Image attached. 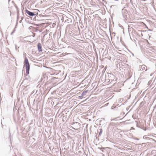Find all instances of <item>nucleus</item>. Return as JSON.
<instances>
[{
    "instance_id": "f3484780",
    "label": "nucleus",
    "mask_w": 156,
    "mask_h": 156,
    "mask_svg": "<svg viewBox=\"0 0 156 156\" xmlns=\"http://www.w3.org/2000/svg\"><path fill=\"white\" fill-rule=\"evenodd\" d=\"M83 98V96L81 95L80 96L78 97V98H79V99H82Z\"/></svg>"
},
{
    "instance_id": "f8f14e48",
    "label": "nucleus",
    "mask_w": 156,
    "mask_h": 156,
    "mask_svg": "<svg viewBox=\"0 0 156 156\" xmlns=\"http://www.w3.org/2000/svg\"><path fill=\"white\" fill-rule=\"evenodd\" d=\"M146 66L144 65H142L141 66V67L140 68V70H142V71L144 70L145 69V67Z\"/></svg>"
},
{
    "instance_id": "7c9ffc66",
    "label": "nucleus",
    "mask_w": 156,
    "mask_h": 156,
    "mask_svg": "<svg viewBox=\"0 0 156 156\" xmlns=\"http://www.w3.org/2000/svg\"><path fill=\"white\" fill-rule=\"evenodd\" d=\"M99 30L100 31H101V30H98V33L99 34Z\"/></svg>"
},
{
    "instance_id": "49530a36",
    "label": "nucleus",
    "mask_w": 156,
    "mask_h": 156,
    "mask_svg": "<svg viewBox=\"0 0 156 156\" xmlns=\"http://www.w3.org/2000/svg\"><path fill=\"white\" fill-rule=\"evenodd\" d=\"M55 34H53V36H54V35H55Z\"/></svg>"
},
{
    "instance_id": "2f4dec72",
    "label": "nucleus",
    "mask_w": 156,
    "mask_h": 156,
    "mask_svg": "<svg viewBox=\"0 0 156 156\" xmlns=\"http://www.w3.org/2000/svg\"><path fill=\"white\" fill-rule=\"evenodd\" d=\"M13 118H14V120L15 121V119L14 118V115H13Z\"/></svg>"
},
{
    "instance_id": "9d476101",
    "label": "nucleus",
    "mask_w": 156,
    "mask_h": 156,
    "mask_svg": "<svg viewBox=\"0 0 156 156\" xmlns=\"http://www.w3.org/2000/svg\"><path fill=\"white\" fill-rule=\"evenodd\" d=\"M88 91V90H87L83 91L81 94V95H82L83 96L86 95Z\"/></svg>"
},
{
    "instance_id": "a18cd8bd",
    "label": "nucleus",
    "mask_w": 156,
    "mask_h": 156,
    "mask_svg": "<svg viewBox=\"0 0 156 156\" xmlns=\"http://www.w3.org/2000/svg\"><path fill=\"white\" fill-rule=\"evenodd\" d=\"M150 44L149 43H148V45H150Z\"/></svg>"
},
{
    "instance_id": "bb28decb",
    "label": "nucleus",
    "mask_w": 156,
    "mask_h": 156,
    "mask_svg": "<svg viewBox=\"0 0 156 156\" xmlns=\"http://www.w3.org/2000/svg\"><path fill=\"white\" fill-rule=\"evenodd\" d=\"M108 30V31L109 32V33L110 34H111V30Z\"/></svg>"
},
{
    "instance_id": "4be33fe9",
    "label": "nucleus",
    "mask_w": 156,
    "mask_h": 156,
    "mask_svg": "<svg viewBox=\"0 0 156 156\" xmlns=\"http://www.w3.org/2000/svg\"><path fill=\"white\" fill-rule=\"evenodd\" d=\"M88 99V98H87L85 100H84V101H83L82 102H85V101H87Z\"/></svg>"
},
{
    "instance_id": "f03ea898",
    "label": "nucleus",
    "mask_w": 156,
    "mask_h": 156,
    "mask_svg": "<svg viewBox=\"0 0 156 156\" xmlns=\"http://www.w3.org/2000/svg\"><path fill=\"white\" fill-rule=\"evenodd\" d=\"M105 76L106 77L108 76L109 81L111 80V83L112 82H114L112 83L115 84L116 82V81L117 78L114 74L111 73H107Z\"/></svg>"
},
{
    "instance_id": "a211bd4d",
    "label": "nucleus",
    "mask_w": 156,
    "mask_h": 156,
    "mask_svg": "<svg viewBox=\"0 0 156 156\" xmlns=\"http://www.w3.org/2000/svg\"><path fill=\"white\" fill-rule=\"evenodd\" d=\"M35 30V32H37V31H39V32H41L42 30Z\"/></svg>"
},
{
    "instance_id": "a19ab883",
    "label": "nucleus",
    "mask_w": 156,
    "mask_h": 156,
    "mask_svg": "<svg viewBox=\"0 0 156 156\" xmlns=\"http://www.w3.org/2000/svg\"><path fill=\"white\" fill-rule=\"evenodd\" d=\"M95 31H96V33H97V30H95Z\"/></svg>"
},
{
    "instance_id": "ea45409f",
    "label": "nucleus",
    "mask_w": 156,
    "mask_h": 156,
    "mask_svg": "<svg viewBox=\"0 0 156 156\" xmlns=\"http://www.w3.org/2000/svg\"><path fill=\"white\" fill-rule=\"evenodd\" d=\"M30 27L29 28V29H30Z\"/></svg>"
},
{
    "instance_id": "6ab92c4d",
    "label": "nucleus",
    "mask_w": 156,
    "mask_h": 156,
    "mask_svg": "<svg viewBox=\"0 0 156 156\" xmlns=\"http://www.w3.org/2000/svg\"><path fill=\"white\" fill-rule=\"evenodd\" d=\"M148 138L149 137H147L146 136H144L143 137V138L144 139H148Z\"/></svg>"
},
{
    "instance_id": "c9c22d12",
    "label": "nucleus",
    "mask_w": 156,
    "mask_h": 156,
    "mask_svg": "<svg viewBox=\"0 0 156 156\" xmlns=\"http://www.w3.org/2000/svg\"><path fill=\"white\" fill-rule=\"evenodd\" d=\"M22 20H20V23H21V22H22Z\"/></svg>"
},
{
    "instance_id": "864d4df0",
    "label": "nucleus",
    "mask_w": 156,
    "mask_h": 156,
    "mask_svg": "<svg viewBox=\"0 0 156 156\" xmlns=\"http://www.w3.org/2000/svg\"><path fill=\"white\" fill-rule=\"evenodd\" d=\"M127 113L126 114V115L125 116H126V115H127Z\"/></svg>"
},
{
    "instance_id": "cd10ccee",
    "label": "nucleus",
    "mask_w": 156,
    "mask_h": 156,
    "mask_svg": "<svg viewBox=\"0 0 156 156\" xmlns=\"http://www.w3.org/2000/svg\"><path fill=\"white\" fill-rule=\"evenodd\" d=\"M134 139L137 140H139V139L137 138H135Z\"/></svg>"
},
{
    "instance_id": "dca6fc26",
    "label": "nucleus",
    "mask_w": 156,
    "mask_h": 156,
    "mask_svg": "<svg viewBox=\"0 0 156 156\" xmlns=\"http://www.w3.org/2000/svg\"><path fill=\"white\" fill-rule=\"evenodd\" d=\"M65 34L66 35H68V30H65Z\"/></svg>"
},
{
    "instance_id": "5fc2aeb1",
    "label": "nucleus",
    "mask_w": 156,
    "mask_h": 156,
    "mask_svg": "<svg viewBox=\"0 0 156 156\" xmlns=\"http://www.w3.org/2000/svg\"><path fill=\"white\" fill-rule=\"evenodd\" d=\"M154 156H156V155H154Z\"/></svg>"
},
{
    "instance_id": "3c124183",
    "label": "nucleus",
    "mask_w": 156,
    "mask_h": 156,
    "mask_svg": "<svg viewBox=\"0 0 156 156\" xmlns=\"http://www.w3.org/2000/svg\"><path fill=\"white\" fill-rule=\"evenodd\" d=\"M96 139H97V137H96Z\"/></svg>"
},
{
    "instance_id": "de8ad7c7",
    "label": "nucleus",
    "mask_w": 156,
    "mask_h": 156,
    "mask_svg": "<svg viewBox=\"0 0 156 156\" xmlns=\"http://www.w3.org/2000/svg\"><path fill=\"white\" fill-rule=\"evenodd\" d=\"M54 24L55 25V23H53V25H54Z\"/></svg>"
},
{
    "instance_id": "4c0bfd02",
    "label": "nucleus",
    "mask_w": 156,
    "mask_h": 156,
    "mask_svg": "<svg viewBox=\"0 0 156 156\" xmlns=\"http://www.w3.org/2000/svg\"><path fill=\"white\" fill-rule=\"evenodd\" d=\"M148 30L149 31H152L153 30Z\"/></svg>"
},
{
    "instance_id": "6e6552de",
    "label": "nucleus",
    "mask_w": 156,
    "mask_h": 156,
    "mask_svg": "<svg viewBox=\"0 0 156 156\" xmlns=\"http://www.w3.org/2000/svg\"><path fill=\"white\" fill-rule=\"evenodd\" d=\"M128 31L129 32V35H130V33L131 32L133 36H134V34H135L136 32L135 31V30H128Z\"/></svg>"
},
{
    "instance_id": "f257e3e1",
    "label": "nucleus",
    "mask_w": 156,
    "mask_h": 156,
    "mask_svg": "<svg viewBox=\"0 0 156 156\" xmlns=\"http://www.w3.org/2000/svg\"><path fill=\"white\" fill-rule=\"evenodd\" d=\"M122 14L124 20H127L129 19H130L129 14L130 13L129 11L126 9V7L122 9Z\"/></svg>"
},
{
    "instance_id": "5701e85b",
    "label": "nucleus",
    "mask_w": 156,
    "mask_h": 156,
    "mask_svg": "<svg viewBox=\"0 0 156 156\" xmlns=\"http://www.w3.org/2000/svg\"><path fill=\"white\" fill-rule=\"evenodd\" d=\"M70 127L74 130H76L77 129V128H75L73 126H71Z\"/></svg>"
},
{
    "instance_id": "e433bc0d",
    "label": "nucleus",
    "mask_w": 156,
    "mask_h": 156,
    "mask_svg": "<svg viewBox=\"0 0 156 156\" xmlns=\"http://www.w3.org/2000/svg\"><path fill=\"white\" fill-rule=\"evenodd\" d=\"M45 30L46 32H47V31H49V30Z\"/></svg>"
},
{
    "instance_id": "20e7f679",
    "label": "nucleus",
    "mask_w": 156,
    "mask_h": 156,
    "mask_svg": "<svg viewBox=\"0 0 156 156\" xmlns=\"http://www.w3.org/2000/svg\"><path fill=\"white\" fill-rule=\"evenodd\" d=\"M26 13L28 14V15L30 16H33L36 15L38 14V13L36 12H30L27 9H26L25 10Z\"/></svg>"
},
{
    "instance_id": "473e14b6",
    "label": "nucleus",
    "mask_w": 156,
    "mask_h": 156,
    "mask_svg": "<svg viewBox=\"0 0 156 156\" xmlns=\"http://www.w3.org/2000/svg\"><path fill=\"white\" fill-rule=\"evenodd\" d=\"M34 90L33 91H32V92L31 94H32L34 93Z\"/></svg>"
},
{
    "instance_id": "72a5a7b5",
    "label": "nucleus",
    "mask_w": 156,
    "mask_h": 156,
    "mask_svg": "<svg viewBox=\"0 0 156 156\" xmlns=\"http://www.w3.org/2000/svg\"><path fill=\"white\" fill-rule=\"evenodd\" d=\"M128 110H129V108H126V110L127 111H128Z\"/></svg>"
},
{
    "instance_id": "ddd939ff",
    "label": "nucleus",
    "mask_w": 156,
    "mask_h": 156,
    "mask_svg": "<svg viewBox=\"0 0 156 156\" xmlns=\"http://www.w3.org/2000/svg\"><path fill=\"white\" fill-rule=\"evenodd\" d=\"M88 30V35L90 36V37H91V35H92V30H91V31H90V30Z\"/></svg>"
},
{
    "instance_id": "37998d69",
    "label": "nucleus",
    "mask_w": 156,
    "mask_h": 156,
    "mask_svg": "<svg viewBox=\"0 0 156 156\" xmlns=\"http://www.w3.org/2000/svg\"><path fill=\"white\" fill-rule=\"evenodd\" d=\"M15 47H16V45Z\"/></svg>"
},
{
    "instance_id": "9b49d317",
    "label": "nucleus",
    "mask_w": 156,
    "mask_h": 156,
    "mask_svg": "<svg viewBox=\"0 0 156 156\" xmlns=\"http://www.w3.org/2000/svg\"><path fill=\"white\" fill-rule=\"evenodd\" d=\"M108 147H98V149H99L100 151H101L102 152H104V150L106 148H107Z\"/></svg>"
},
{
    "instance_id": "412c9836",
    "label": "nucleus",
    "mask_w": 156,
    "mask_h": 156,
    "mask_svg": "<svg viewBox=\"0 0 156 156\" xmlns=\"http://www.w3.org/2000/svg\"><path fill=\"white\" fill-rule=\"evenodd\" d=\"M1 30H0V36H2V32Z\"/></svg>"
},
{
    "instance_id": "c756f323",
    "label": "nucleus",
    "mask_w": 156,
    "mask_h": 156,
    "mask_svg": "<svg viewBox=\"0 0 156 156\" xmlns=\"http://www.w3.org/2000/svg\"><path fill=\"white\" fill-rule=\"evenodd\" d=\"M40 15H40H41V17H43V16H44V15H41H41H40H40Z\"/></svg>"
},
{
    "instance_id": "a878e982",
    "label": "nucleus",
    "mask_w": 156,
    "mask_h": 156,
    "mask_svg": "<svg viewBox=\"0 0 156 156\" xmlns=\"http://www.w3.org/2000/svg\"><path fill=\"white\" fill-rule=\"evenodd\" d=\"M76 124L78 125H79V123H78V122H77L75 123L74 124Z\"/></svg>"
},
{
    "instance_id": "aec40b11",
    "label": "nucleus",
    "mask_w": 156,
    "mask_h": 156,
    "mask_svg": "<svg viewBox=\"0 0 156 156\" xmlns=\"http://www.w3.org/2000/svg\"><path fill=\"white\" fill-rule=\"evenodd\" d=\"M16 30H13L12 32L11 33V35H12L15 32V31Z\"/></svg>"
},
{
    "instance_id": "09e8293b",
    "label": "nucleus",
    "mask_w": 156,
    "mask_h": 156,
    "mask_svg": "<svg viewBox=\"0 0 156 156\" xmlns=\"http://www.w3.org/2000/svg\"><path fill=\"white\" fill-rule=\"evenodd\" d=\"M93 30L94 32V30Z\"/></svg>"
},
{
    "instance_id": "1a4fd4ad",
    "label": "nucleus",
    "mask_w": 156,
    "mask_h": 156,
    "mask_svg": "<svg viewBox=\"0 0 156 156\" xmlns=\"http://www.w3.org/2000/svg\"><path fill=\"white\" fill-rule=\"evenodd\" d=\"M28 74H27L26 73L25 78L23 80L24 81L25 80H27L29 81H30L29 79L30 78V76L28 75Z\"/></svg>"
},
{
    "instance_id": "603ef678",
    "label": "nucleus",
    "mask_w": 156,
    "mask_h": 156,
    "mask_svg": "<svg viewBox=\"0 0 156 156\" xmlns=\"http://www.w3.org/2000/svg\"><path fill=\"white\" fill-rule=\"evenodd\" d=\"M132 54L133 55V53H132Z\"/></svg>"
},
{
    "instance_id": "393cba45",
    "label": "nucleus",
    "mask_w": 156,
    "mask_h": 156,
    "mask_svg": "<svg viewBox=\"0 0 156 156\" xmlns=\"http://www.w3.org/2000/svg\"><path fill=\"white\" fill-rule=\"evenodd\" d=\"M136 40H137V38H135V39H134L133 40L134 42H135L136 41Z\"/></svg>"
},
{
    "instance_id": "4468645a",
    "label": "nucleus",
    "mask_w": 156,
    "mask_h": 156,
    "mask_svg": "<svg viewBox=\"0 0 156 156\" xmlns=\"http://www.w3.org/2000/svg\"><path fill=\"white\" fill-rule=\"evenodd\" d=\"M100 131L99 132V133L98 134V136H99L101 135V134L102 133V131H103L102 129L101 128L100 129Z\"/></svg>"
},
{
    "instance_id": "423d86ee",
    "label": "nucleus",
    "mask_w": 156,
    "mask_h": 156,
    "mask_svg": "<svg viewBox=\"0 0 156 156\" xmlns=\"http://www.w3.org/2000/svg\"><path fill=\"white\" fill-rule=\"evenodd\" d=\"M37 47L38 52H41L42 50V45L40 43H38L37 44Z\"/></svg>"
},
{
    "instance_id": "7ed1b4c3",
    "label": "nucleus",
    "mask_w": 156,
    "mask_h": 156,
    "mask_svg": "<svg viewBox=\"0 0 156 156\" xmlns=\"http://www.w3.org/2000/svg\"><path fill=\"white\" fill-rule=\"evenodd\" d=\"M23 64L24 66H25L26 67V74H29L30 69V65L28 59L26 57H25L24 58Z\"/></svg>"
},
{
    "instance_id": "79ce46f5",
    "label": "nucleus",
    "mask_w": 156,
    "mask_h": 156,
    "mask_svg": "<svg viewBox=\"0 0 156 156\" xmlns=\"http://www.w3.org/2000/svg\"><path fill=\"white\" fill-rule=\"evenodd\" d=\"M123 33L124 34V30L123 31Z\"/></svg>"
},
{
    "instance_id": "58836bf2",
    "label": "nucleus",
    "mask_w": 156,
    "mask_h": 156,
    "mask_svg": "<svg viewBox=\"0 0 156 156\" xmlns=\"http://www.w3.org/2000/svg\"><path fill=\"white\" fill-rule=\"evenodd\" d=\"M23 17H22V18H21V20H22L23 19Z\"/></svg>"
},
{
    "instance_id": "8fccbe9b",
    "label": "nucleus",
    "mask_w": 156,
    "mask_h": 156,
    "mask_svg": "<svg viewBox=\"0 0 156 156\" xmlns=\"http://www.w3.org/2000/svg\"><path fill=\"white\" fill-rule=\"evenodd\" d=\"M113 33L114 34H115V32H114Z\"/></svg>"
},
{
    "instance_id": "0eeeda50",
    "label": "nucleus",
    "mask_w": 156,
    "mask_h": 156,
    "mask_svg": "<svg viewBox=\"0 0 156 156\" xmlns=\"http://www.w3.org/2000/svg\"><path fill=\"white\" fill-rule=\"evenodd\" d=\"M82 30H75L74 36H77L81 35V33H82ZM82 31H83V30H82Z\"/></svg>"
},
{
    "instance_id": "c85d7f7f",
    "label": "nucleus",
    "mask_w": 156,
    "mask_h": 156,
    "mask_svg": "<svg viewBox=\"0 0 156 156\" xmlns=\"http://www.w3.org/2000/svg\"><path fill=\"white\" fill-rule=\"evenodd\" d=\"M143 30V32H146L147 31V30Z\"/></svg>"
},
{
    "instance_id": "39448f33",
    "label": "nucleus",
    "mask_w": 156,
    "mask_h": 156,
    "mask_svg": "<svg viewBox=\"0 0 156 156\" xmlns=\"http://www.w3.org/2000/svg\"><path fill=\"white\" fill-rule=\"evenodd\" d=\"M75 30H68V35L74 36Z\"/></svg>"
},
{
    "instance_id": "b1692460",
    "label": "nucleus",
    "mask_w": 156,
    "mask_h": 156,
    "mask_svg": "<svg viewBox=\"0 0 156 156\" xmlns=\"http://www.w3.org/2000/svg\"><path fill=\"white\" fill-rule=\"evenodd\" d=\"M125 114V112H122L121 113V115H123Z\"/></svg>"
},
{
    "instance_id": "c03bdc74",
    "label": "nucleus",
    "mask_w": 156,
    "mask_h": 156,
    "mask_svg": "<svg viewBox=\"0 0 156 156\" xmlns=\"http://www.w3.org/2000/svg\"><path fill=\"white\" fill-rule=\"evenodd\" d=\"M51 34H52V33H50V34H49V35H50Z\"/></svg>"
},
{
    "instance_id": "f704fd0d",
    "label": "nucleus",
    "mask_w": 156,
    "mask_h": 156,
    "mask_svg": "<svg viewBox=\"0 0 156 156\" xmlns=\"http://www.w3.org/2000/svg\"><path fill=\"white\" fill-rule=\"evenodd\" d=\"M150 81H149V82H148V85H149V84H150Z\"/></svg>"
},
{
    "instance_id": "2eb2a0df",
    "label": "nucleus",
    "mask_w": 156,
    "mask_h": 156,
    "mask_svg": "<svg viewBox=\"0 0 156 156\" xmlns=\"http://www.w3.org/2000/svg\"><path fill=\"white\" fill-rule=\"evenodd\" d=\"M16 8L17 10V18H18V17L19 16V10L18 9V8L17 7H16Z\"/></svg>"
}]
</instances>
